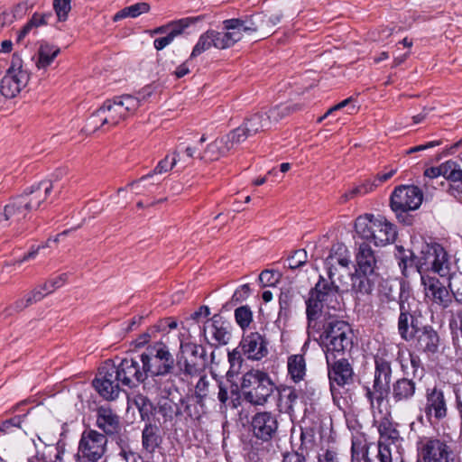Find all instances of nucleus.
I'll return each mask as SVG.
<instances>
[{"label": "nucleus", "mask_w": 462, "mask_h": 462, "mask_svg": "<svg viewBox=\"0 0 462 462\" xmlns=\"http://www.w3.org/2000/svg\"><path fill=\"white\" fill-rule=\"evenodd\" d=\"M338 291V285H333L320 276L306 301L309 334L312 337L319 335L326 360L345 356L354 345V333L350 325L331 316L327 318L323 311L325 306L334 310L340 308Z\"/></svg>", "instance_id": "obj_1"}, {"label": "nucleus", "mask_w": 462, "mask_h": 462, "mask_svg": "<svg viewBox=\"0 0 462 462\" xmlns=\"http://www.w3.org/2000/svg\"><path fill=\"white\" fill-rule=\"evenodd\" d=\"M415 265L426 297L442 309L448 308L453 295L448 290L451 266L445 249L439 244H424L419 255L415 256Z\"/></svg>", "instance_id": "obj_2"}, {"label": "nucleus", "mask_w": 462, "mask_h": 462, "mask_svg": "<svg viewBox=\"0 0 462 462\" xmlns=\"http://www.w3.org/2000/svg\"><path fill=\"white\" fill-rule=\"evenodd\" d=\"M141 99L132 95H122L106 100L89 118L88 125L94 130L101 126L118 125L133 115L140 106Z\"/></svg>", "instance_id": "obj_3"}, {"label": "nucleus", "mask_w": 462, "mask_h": 462, "mask_svg": "<svg viewBox=\"0 0 462 462\" xmlns=\"http://www.w3.org/2000/svg\"><path fill=\"white\" fill-rule=\"evenodd\" d=\"M146 376L152 377V381L158 385L162 393L170 394L171 383L169 381L162 382V378L171 374L174 368L175 360L167 346L157 343L149 347L146 353L140 356Z\"/></svg>", "instance_id": "obj_4"}, {"label": "nucleus", "mask_w": 462, "mask_h": 462, "mask_svg": "<svg viewBox=\"0 0 462 462\" xmlns=\"http://www.w3.org/2000/svg\"><path fill=\"white\" fill-rule=\"evenodd\" d=\"M355 228L361 238L373 242L375 245L393 243L396 237L394 226L382 216H360L356 219Z\"/></svg>", "instance_id": "obj_5"}, {"label": "nucleus", "mask_w": 462, "mask_h": 462, "mask_svg": "<svg viewBox=\"0 0 462 462\" xmlns=\"http://www.w3.org/2000/svg\"><path fill=\"white\" fill-rule=\"evenodd\" d=\"M275 389L269 374L262 370L252 369L241 381L244 399L253 405H264Z\"/></svg>", "instance_id": "obj_6"}, {"label": "nucleus", "mask_w": 462, "mask_h": 462, "mask_svg": "<svg viewBox=\"0 0 462 462\" xmlns=\"http://www.w3.org/2000/svg\"><path fill=\"white\" fill-rule=\"evenodd\" d=\"M234 396H237V386L228 381H219L201 375L195 386V398L199 402H204L207 399L212 401L217 399L221 405L226 407L230 402H234ZM232 406L236 405L232 403Z\"/></svg>", "instance_id": "obj_7"}, {"label": "nucleus", "mask_w": 462, "mask_h": 462, "mask_svg": "<svg viewBox=\"0 0 462 462\" xmlns=\"http://www.w3.org/2000/svg\"><path fill=\"white\" fill-rule=\"evenodd\" d=\"M300 104L278 105L267 112H258L246 118L244 125L251 135L270 130L274 125L285 118L291 113L301 110Z\"/></svg>", "instance_id": "obj_8"}, {"label": "nucleus", "mask_w": 462, "mask_h": 462, "mask_svg": "<svg viewBox=\"0 0 462 462\" xmlns=\"http://www.w3.org/2000/svg\"><path fill=\"white\" fill-rule=\"evenodd\" d=\"M419 455L423 462H455L457 458L453 441L447 436L423 438Z\"/></svg>", "instance_id": "obj_9"}, {"label": "nucleus", "mask_w": 462, "mask_h": 462, "mask_svg": "<svg viewBox=\"0 0 462 462\" xmlns=\"http://www.w3.org/2000/svg\"><path fill=\"white\" fill-rule=\"evenodd\" d=\"M423 195L416 186H400L391 195V208L397 217L406 225L411 223L410 217L403 215L408 211L416 210L422 203Z\"/></svg>", "instance_id": "obj_10"}, {"label": "nucleus", "mask_w": 462, "mask_h": 462, "mask_svg": "<svg viewBox=\"0 0 462 462\" xmlns=\"http://www.w3.org/2000/svg\"><path fill=\"white\" fill-rule=\"evenodd\" d=\"M107 449L106 435L95 430H86L82 432L78 448V462H99Z\"/></svg>", "instance_id": "obj_11"}, {"label": "nucleus", "mask_w": 462, "mask_h": 462, "mask_svg": "<svg viewBox=\"0 0 462 462\" xmlns=\"http://www.w3.org/2000/svg\"><path fill=\"white\" fill-rule=\"evenodd\" d=\"M413 303L414 299L402 290L398 300L400 314L397 328L401 338L405 341L413 339L417 331L420 328L419 320L415 317V311L411 309Z\"/></svg>", "instance_id": "obj_12"}, {"label": "nucleus", "mask_w": 462, "mask_h": 462, "mask_svg": "<svg viewBox=\"0 0 462 462\" xmlns=\"http://www.w3.org/2000/svg\"><path fill=\"white\" fill-rule=\"evenodd\" d=\"M29 79V73L22 68L21 60L14 58L12 65L1 79V94L6 98L15 97L26 87Z\"/></svg>", "instance_id": "obj_13"}, {"label": "nucleus", "mask_w": 462, "mask_h": 462, "mask_svg": "<svg viewBox=\"0 0 462 462\" xmlns=\"http://www.w3.org/2000/svg\"><path fill=\"white\" fill-rule=\"evenodd\" d=\"M423 411L428 420L432 418L440 421L448 416V398L439 384L425 388Z\"/></svg>", "instance_id": "obj_14"}, {"label": "nucleus", "mask_w": 462, "mask_h": 462, "mask_svg": "<svg viewBox=\"0 0 462 462\" xmlns=\"http://www.w3.org/2000/svg\"><path fill=\"white\" fill-rule=\"evenodd\" d=\"M263 14H256L244 19H229L224 21V29L227 34H236L235 43L239 42L244 34L257 33L258 37L264 38Z\"/></svg>", "instance_id": "obj_15"}, {"label": "nucleus", "mask_w": 462, "mask_h": 462, "mask_svg": "<svg viewBox=\"0 0 462 462\" xmlns=\"http://www.w3.org/2000/svg\"><path fill=\"white\" fill-rule=\"evenodd\" d=\"M121 383L116 374V365L110 363L105 364L99 368L97 377L93 381V386L106 400L112 401L118 397Z\"/></svg>", "instance_id": "obj_16"}, {"label": "nucleus", "mask_w": 462, "mask_h": 462, "mask_svg": "<svg viewBox=\"0 0 462 462\" xmlns=\"http://www.w3.org/2000/svg\"><path fill=\"white\" fill-rule=\"evenodd\" d=\"M278 426L277 417L271 411L255 413L250 423L253 437L263 443H268L276 437Z\"/></svg>", "instance_id": "obj_17"}, {"label": "nucleus", "mask_w": 462, "mask_h": 462, "mask_svg": "<svg viewBox=\"0 0 462 462\" xmlns=\"http://www.w3.org/2000/svg\"><path fill=\"white\" fill-rule=\"evenodd\" d=\"M326 361L332 395L335 394L336 386L345 387L354 383L355 373L353 367L345 356Z\"/></svg>", "instance_id": "obj_18"}, {"label": "nucleus", "mask_w": 462, "mask_h": 462, "mask_svg": "<svg viewBox=\"0 0 462 462\" xmlns=\"http://www.w3.org/2000/svg\"><path fill=\"white\" fill-rule=\"evenodd\" d=\"M237 38L236 34H227L226 31L217 32L208 30L199 38L190 54V59L199 56L201 53L208 51L211 47L219 50L228 49L235 44Z\"/></svg>", "instance_id": "obj_19"}, {"label": "nucleus", "mask_w": 462, "mask_h": 462, "mask_svg": "<svg viewBox=\"0 0 462 462\" xmlns=\"http://www.w3.org/2000/svg\"><path fill=\"white\" fill-rule=\"evenodd\" d=\"M238 348L242 349L244 356L252 361H260L269 353L268 341L265 336L259 332L244 335Z\"/></svg>", "instance_id": "obj_20"}, {"label": "nucleus", "mask_w": 462, "mask_h": 462, "mask_svg": "<svg viewBox=\"0 0 462 462\" xmlns=\"http://www.w3.org/2000/svg\"><path fill=\"white\" fill-rule=\"evenodd\" d=\"M203 335L212 346L226 345L230 339V326L220 315H214L203 327Z\"/></svg>", "instance_id": "obj_21"}, {"label": "nucleus", "mask_w": 462, "mask_h": 462, "mask_svg": "<svg viewBox=\"0 0 462 462\" xmlns=\"http://www.w3.org/2000/svg\"><path fill=\"white\" fill-rule=\"evenodd\" d=\"M116 374L122 385L134 387L147 378L143 366L133 358L123 359L118 365H116Z\"/></svg>", "instance_id": "obj_22"}, {"label": "nucleus", "mask_w": 462, "mask_h": 462, "mask_svg": "<svg viewBox=\"0 0 462 462\" xmlns=\"http://www.w3.org/2000/svg\"><path fill=\"white\" fill-rule=\"evenodd\" d=\"M20 196L13 199L0 212V231L10 226L13 222H19L25 218L30 209L27 208Z\"/></svg>", "instance_id": "obj_23"}, {"label": "nucleus", "mask_w": 462, "mask_h": 462, "mask_svg": "<svg viewBox=\"0 0 462 462\" xmlns=\"http://www.w3.org/2000/svg\"><path fill=\"white\" fill-rule=\"evenodd\" d=\"M415 339V347L419 352H421L428 356L436 354L439 346V336L438 332L431 326H424L420 328Z\"/></svg>", "instance_id": "obj_24"}, {"label": "nucleus", "mask_w": 462, "mask_h": 462, "mask_svg": "<svg viewBox=\"0 0 462 462\" xmlns=\"http://www.w3.org/2000/svg\"><path fill=\"white\" fill-rule=\"evenodd\" d=\"M53 189V183L50 180H45L33 185L29 190L20 195L25 205L28 204L30 211L37 209L41 204L45 201Z\"/></svg>", "instance_id": "obj_25"}, {"label": "nucleus", "mask_w": 462, "mask_h": 462, "mask_svg": "<svg viewBox=\"0 0 462 462\" xmlns=\"http://www.w3.org/2000/svg\"><path fill=\"white\" fill-rule=\"evenodd\" d=\"M377 257L366 242L361 243L356 253V271L365 275H375Z\"/></svg>", "instance_id": "obj_26"}, {"label": "nucleus", "mask_w": 462, "mask_h": 462, "mask_svg": "<svg viewBox=\"0 0 462 462\" xmlns=\"http://www.w3.org/2000/svg\"><path fill=\"white\" fill-rule=\"evenodd\" d=\"M350 263V252L347 247L342 243L334 244L326 261V264L328 265V280H325L328 282H332L333 285H336L333 279L335 273L332 270V267L336 263L341 265L342 267H348Z\"/></svg>", "instance_id": "obj_27"}, {"label": "nucleus", "mask_w": 462, "mask_h": 462, "mask_svg": "<svg viewBox=\"0 0 462 462\" xmlns=\"http://www.w3.org/2000/svg\"><path fill=\"white\" fill-rule=\"evenodd\" d=\"M97 425L106 435H112L120 429L119 417L107 407L101 406L97 412Z\"/></svg>", "instance_id": "obj_28"}, {"label": "nucleus", "mask_w": 462, "mask_h": 462, "mask_svg": "<svg viewBox=\"0 0 462 462\" xmlns=\"http://www.w3.org/2000/svg\"><path fill=\"white\" fill-rule=\"evenodd\" d=\"M416 391V383L411 379L402 377L393 383L392 397L395 402H405L415 396Z\"/></svg>", "instance_id": "obj_29"}, {"label": "nucleus", "mask_w": 462, "mask_h": 462, "mask_svg": "<svg viewBox=\"0 0 462 462\" xmlns=\"http://www.w3.org/2000/svg\"><path fill=\"white\" fill-rule=\"evenodd\" d=\"M199 20V17H187L179 20L178 22L172 24L171 30L168 32L166 36L157 38L154 40V48L157 51L163 50L166 46L172 42L175 37L181 34L186 28H188L190 24Z\"/></svg>", "instance_id": "obj_30"}, {"label": "nucleus", "mask_w": 462, "mask_h": 462, "mask_svg": "<svg viewBox=\"0 0 462 462\" xmlns=\"http://www.w3.org/2000/svg\"><path fill=\"white\" fill-rule=\"evenodd\" d=\"M179 154L174 152L171 157L167 155L164 159L159 162L152 172L143 176L140 180L132 182L129 187L132 190L140 191L141 185L146 182L149 179L152 178L156 174H162L171 171L178 162Z\"/></svg>", "instance_id": "obj_31"}, {"label": "nucleus", "mask_w": 462, "mask_h": 462, "mask_svg": "<svg viewBox=\"0 0 462 462\" xmlns=\"http://www.w3.org/2000/svg\"><path fill=\"white\" fill-rule=\"evenodd\" d=\"M374 382L389 387L392 378L391 361L384 356H375L374 357Z\"/></svg>", "instance_id": "obj_32"}, {"label": "nucleus", "mask_w": 462, "mask_h": 462, "mask_svg": "<svg viewBox=\"0 0 462 462\" xmlns=\"http://www.w3.org/2000/svg\"><path fill=\"white\" fill-rule=\"evenodd\" d=\"M204 365V363L198 360L189 359L185 356L178 357V375L180 376L182 381H185L189 377L199 376Z\"/></svg>", "instance_id": "obj_33"}, {"label": "nucleus", "mask_w": 462, "mask_h": 462, "mask_svg": "<svg viewBox=\"0 0 462 462\" xmlns=\"http://www.w3.org/2000/svg\"><path fill=\"white\" fill-rule=\"evenodd\" d=\"M160 429L157 425L147 423L143 430L142 444L148 452H153L161 442Z\"/></svg>", "instance_id": "obj_34"}, {"label": "nucleus", "mask_w": 462, "mask_h": 462, "mask_svg": "<svg viewBox=\"0 0 462 462\" xmlns=\"http://www.w3.org/2000/svg\"><path fill=\"white\" fill-rule=\"evenodd\" d=\"M288 374L291 380L298 383L303 380L306 374V362L302 355H293L288 358Z\"/></svg>", "instance_id": "obj_35"}, {"label": "nucleus", "mask_w": 462, "mask_h": 462, "mask_svg": "<svg viewBox=\"0 0 462 462\" xmlns=\"http://www.w3.org/2000/svg\"><path fill=\"white\" fill-rule=\"evenodd\" d=\"M229 150V145L225 138L221 137L208 145L203 153H199V159L204 161H215L225 155Z\"/></svg>", "instance_id": "obj_36"}, {"label": "nucleus", "mask_w": 462, "mask_h": 462, "mask_svg": "<svg viewBox=\"0 0 462 462\" xmlns=\"http://www.w3.org/2000/svg\"><path fill=\"white\" fill-rule=\"evenodd\" d=\"M373 275H365L355 271V273L351 274V290L356 293L369 294L373 291L374 281L372 280Z\"/></svg>", "instance_id": "obj_37"}, {"label": "nucleus", "mask_w": 462, "mask_h": 462, "mask_svg": "<svg viewBox=\"0 0 462 462\" xmlns=\"http://www.w3.org/2000/svg\"><path fill=\"white\" fill-rule=\"evenodd\" d=\"M60 53V48L49 43L42 44L38 51V60L36 66L38 69H45L51 64L57 55Z\"/></svg>", "instance_id": "obj_38"}, {"label": "nucleus", "mask_w": 462, "mask_h": 462, "mask_svg": "<svg viewBox=\"0 0 462 462\" xmlns=\"http://www.w3.org/2000/svg\"><path fill=\"white\" fill-rule=\"evenodd\" d=\"M180 348L182 354H189L191 356V359L198 360L205 364L206 350L201 345H198L190 341H185L180 338Z\"/></svg>", "instance_id": "obj_39"}, {"label": "nucleus", "mask_w": 462, "mask_h": 462, "mask_svg": "<svg viewBox=\"0 0 462 462\" xmlns=\"http://www.w3.org/2000/svg\"><path fill=\"white\" fill-rule=\"evenodd\" d=\"M378 431L380 433V439L378 441L390 443L391 445L394 444L400 439L399 431L387 420H384L380 422L378 426Z\"/></svg>", "instance_id": "obj_40"}, {"label": "nucleus", "mask_w": 462, "mask_h": 462, "mask_svg": "<svg viewBox=\"0 0 462 462\" xmlns=\"http://www.w3.org/2000/svg\"><path fill=\"white\" fill-rule=\"evenodd\" d=\"M389 392V387L380 385L374 382L373 388L366 387L365 396L370 402L372 409L374 408L375 402L378 406L383 402Z\"/></svg>", "instance_id": "obj_41"}, {"label": "nucleus", "mask_w": 462, "mask_h": 462, "mask_svg": "<svg viewBox=\"0 0 462 462\" xmlns=\"http://www.w3.org/2000/svg\"><path fill=\"white\" fill-rule=\"evenodd\" d=\"M29 462H63L62 452L55 446H46L45 451L37 453Z\"/></svg>", "instance_id": "obj_42"}, {"label": "nucleus", "mask_w": 462, "mask_h": 462, "mask_svg": "<svg viewBox=\"0 0 462 462\" xmlns=\"http://www.w3.org/2000/svg\"><path fill=\"white\" fill-rule=\"evenodd\" d=\"M150 10V5L147 3L142 2L132 5L130 6L125 7L121 11H119L114 17L115 21L119 19H123L125 17L135 18L142 14L148 13Z\"/></svg>", "instance_id": "obj_43"}, {"label": "nucleus", "mask_w": 462, "mask_h": 462, "mask_svg": "<svg viewBox=\"0 0 462 462\" xmlns=\"http://www.w3.org/2000/svg\"><path fill=\"white\" fill-rule=\"evenodd\" d=\"M181 403L185 405L184 411L192 420H199L205 412L204 402H199L198 399L194 397L181 399Z\"/></svg>", "instance_id": "obj_44"}, {"label": "nucleus", "mask_w": 462, "mask_h": 462, "mask_svg": "<svg viewBox=\"0 0 462 462\" xmlns=\"http://www.w3.org/2000/svg\"><path fill=\"white\" fill-rule=\"evenodd\" d=\"M159 412L165 420H172L181 414V411L177 403L169 398H163L159 402Z\"/></svg>", "instance_id": "obj_45"}, {"label": "nucleus", "mask_w": 462, "mask_h": 462, "mask_svg": "<svg viewBox=\"0 0 462 462\" xmlns=\"http://www.w3.org/2000/svg\"><path fill=\"white\" fill-rule=\"evenodd\" d=\"M252 136L244 125L230 132L227 135L224 136L226 143L229 145V150L233 149L236 145L245 142L246 138Z\"/></svg>", "instance_id": "obj_46"}, {"label": "nucleus", "mask_w": 462, "mask_h": 462, "mask_svg": "<svg viewBox=\"0 0 462 462\" xmlns=\"http://www.w3.org/2000/svg\"><path fill=\"white\" fill-rule=\"evenodd\" d=\"M134 403L138 409L142 420L149 419L153 410L152 402L143 394H136L134 397Z\"/></svg>", "instance_id": "obj_47"}, {"label": "nucleus", "mask_w": 462, "mask_h": 462, "mask_svg": "<svg viewBox=\"0 0 462 462\" xmlns=\"http://www.w3.org/2000/svg\"><path fill=\"white\" fill-rule=\"evenodd\" d=\"M235 319L242 329L249 327L253 320V313L248 306H241L235 310Z\"/></svg>", "instance_id": "obj_48"}, {"label": "nucleus", "mask_w": 462, "mask_h": 462, "mask_svg": "<svg viewBox=\"0 0 462 462\" xmlns=\"http://www.w3.org/2000/svg\"><path fill=\"white\" fill-rule=\"evenodd\" d=\"M282 397L284 399L287 412H293L299 399L297 391L293 388L284 389Z\"/></svg>", "instance_id": "obj_49"}, {"label": "nucleus", "mask_w": 462, "mask_h": 462, "mask_svg": "<svg viewBox=\"0 0 462 462\" xmlns=\"http://www.w3.org/2000/svg\"><path fill=\"white\" fill-rule=\"evenodd\" d=\"M288 267L290 269H297L304 265L307 262V253L305 250L300 249L293 253L291 256L288 258Z\"/></svg>", "instance_id": "obj_50"}, {"label": "nucleus", "mask_w": 462, "mask_h": 462, "mask_svg": "<svg viewBox=\"0 0 462 462\" xmlns=\"http://www.w3.org/2000/svg\"><path fill=\"white\" fill-rule=\"evenodd\" d=\"M71 0H54L53 6L60 21H65L71 9Z\"/></svg>", "instance_id": "obj_51"}, {"label": "nucleus", "mask_w": 462, "mask_h": 462, "mask_svg": "<svg viewBox=\"0 0 462 462\" xmlns=\"http://www.w3.org/2000/svg\"><path fill=\"white\" fill-rule=\"evenodd\" d=\"M68 274L62 273L58 277L51 279L42 285V289L46 291V294H50L54 291L57 288L61 287L67 281Z\"/></svg>", "instance_id": "obj_52"}, {"label": "nucleus", "mask_w": 462, "mask_h": 462, "mask_svg": "<svg viewBox=\"0 0 462 462\" xmlns=\"http://www.w3.org/2000/svg\"><path fill=\"white\" fill-rule=\"evenodd\" d=\"M258 280L263 287L274 286L279 281V274L273 270H264L260 273Z\"/></svg>", "instance_id": "obj_53"}, {"label": "nucleus", "mask_w": 462, "mask_h": 462, "mask_svg": "<svg viewBox=\"0 0 462 462\" xmlns=\"http://www.w3.org/2000/svg\"><path fill=\"white\" fill-rule=\"evenodd\" d=\"M31 303L27 302V297L25 299L17 300L14 304L7 307L2 313L5 318L13 315L15 312H20L30 306Z\"/></svg>", "instance_id": "obj_54"}, {"label": "nucleus", "mask_w": 462, "mask_h": 462, "mask_svg": "<svg viewBox=\"0 0 462 462\" xmlns=\"http://www.w3.org/2000/svg\"><path fill=\"white\" fill-rule=\"evenodd\" d=\"M448 181L450 182L449 191L453 196L462 194V170L454 173Z\"/></svg>", "instance_id": "obj_55"}, {"label": "nucleus", "mask_w": 462, "mask_h": 462, "mask_svg": "<svg viewBox=\"0 0 462 462\" xmlns=\"http://www.w3.org/2000/svg\"><path fill=\"white\" fill-rule=\"evenodd\" d=\"M282 19V14H280V13H277V14H273L272 15H270L269 17H267L266 15H263V24L264 25V32H263V35H264V38L267 37L268 35H270V33L272 32V30L273 28L278 24Z\"/></svg>", "instance_id": "obj_56"}, {"label": "nucleus", "mask_w": 462, "mask_h": 462, "mask_svg": "<svg viewBox=\"0 0 462 462\" xmlns=\"http://www.w3.org/2000/svg\"><path fill=\"white\" fill-rule=\"evenodd\" d=\"M441 176L449 180L453 174L460 171L461 169L453 161H447L446 162L439 165Z\"/></svg>", "instance_id": "obj_57"}, {"label": "nucleus", "mask_w": 462, "mask_h": 462, "mask_svg": "<svg viewBox=\"0 0 462 462\" xmlns=\"http://www.w3.org/2000/svg\"><path fill=\"white\" fill-rule=\"evenodd\" d=\"M377 457L380 462H393L392 450L390 443L378 441Z\"/></svg>", "instance_id": "obj_58"}, {"label": "nucleus", "mask_w": 462, "mask_h": 462, "mask_svg": "<svg viewBox=\"0 0 462 462\" xmlns=\"http://www.w3.org/2000/svg\"><path fill=\"white\" fill-rule=\"evenodd\" d=\"M22 417L15 416L10 420H7L2 423L0 426V432L8 433L11 432L13 429H18L21 426Z\"/></svg>", "instance_id": "obj_59"}, {"label": "nucleus", "mask_w": 462, "mask_h": 462, "mask_svg": "<svg viewBox=\"0 0 462 462\" xmlns=\"http://www.w3.org/2000/svg\"><path fill=\"white\" fill-rule=\"evenodd\" d=\"M251 290L248 284L241 285L233 294L231 300L235 303L241 302L247 299Z\"/></svg>", "instance_id": "obj_60"}, {"label": "nucleus", "mask_w": 462, "mask_h": 462, "mask_svg": "<svg viewBox=\"0 0 462 462\" xmlns=\"http://www.w3.org/2000/svg\"><path fill=\"white\" fill-rule=\"evenodd\" d=\"M242 356H244L243 351L238 347L228 353V361L232 369L236 366H237V368L241 366Z\"/></svg>", "instance_id": "obj_61"}, {"label": "nucleus", "mask_w": 462, "mask_h": 462, "mask_svg": "<svg viewBox=\"0 0 462 462\" xmlns=\"http://www.w3.org/2000/svg\"><path fill=\"white\" fill-rule=\"evenodd\" d=\"M318 462H340V459L336 450L327 449L319 455Z\"/></svg>", "instance_id": "obj_62"}, {"label": "nucleus", "mask_w": 462, "mask_h": 462, "mask_svg": "<svg viewBox=\"0 0 462 462\" xmlns=\"http://www.w3.org/2000/svg\"><path fill=\"white\" fill-rule=\"evenodd\" d=\"M281 462H307V459L302 454L292 451L284 453Z\"/></svg>", "instance_id": "obj_63"}, {"label": "nucleus", "mask_w": 462, "mask_h": 462, "mask_svg": "<svg viewBox=\"0 0 462 462\" xmlns=\"http://www.w3.org/2000/svg\"><path fill=\"white\" fill-rule=\"evenodd\" d=\"M449 327L454 335L457 337V330H459L462 336V311L458 312L457 316L450 320Z\"/></svg>", "instance_id": "obj_64"}]
</instances>
